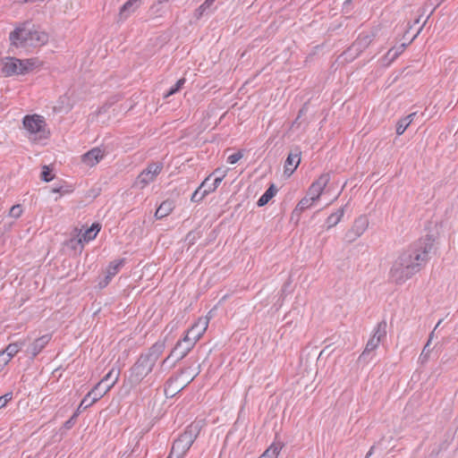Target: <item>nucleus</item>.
Instances as JSON below:
<instances>
[{"mask_svg":"<svg viewBox=\"0 0 458 458\" xmlns=\"http://www.w3.org/2000/svg\"><path fill=\"white\" fill-rule=\"evenodd\" d=\"M50 339V335H45L37 338L29 347V353L31 354L33 358L36 357L49 343Z\"/></svg>","mask_w":458,"mask_h":458,"instance_id":"nucleus-17","label":"nucleus"},{"mask_svg":"<svg viewBox=\"0 0 458 458\" xmlns=\"http://www.w3.org/2000/svg\"><path fill=\"white\" fill-rule=\"evenodd\" d=\"M120 373L121 371L119 368L113 367L98 383L102 384V386L106 388V391H109L117 383Z\"/></svg>","mask_w":458,"mask_h":458,"instance_id":"nucleus-16","label":"nucleus"},{"mask_svg":"<svg viewBox=\"0 0 458 458\" xmlns=\"http://www.w3.org/2000/svg\"><path fill=\"white\" fill-rule=\"evenodd\" d=\"M276 193V189L275 185H271L264 194L259 199L257 204L259 207H262L266 205Z\"/></svg>","mask_w":458,"mask_h":458,"instance_id":"nucleus-27","label":"nucleus"},{"mask_svg":"<svg viewBox=\"0 0 458 458\" xmlns=\"http://www.w3.org/2000/svg\"><path fill=\"white\" fill-rule=\"evenodd\" d=\"M379 344L380 343L378 341H377L375 337L371 336L366 344L365 350L360 356V359L365 358V356L367 354H369L370 352L376 350L377 348V346L379 345Z\"/></svg>","mask_w":458,"mask_h":458,"instance_id":"nucleus-30","label":"nucleus"},{"mask_svg":"<svg viewBox=\"0 0 458 458\" xmlns=\"http://www.w3.org/2000/svg\"><path fill=\"white\" fill-rule=\"evenodd\" d=\"M209 323L208 317L199 318L187 331L185 336L189 337L194 343H197L206 332Z\"/></svg>","mask_w":458,"mask_h":458,"instance_id":"nucleus-10","label":"nucleus"},{"mask_svg":"<svg viewBox=\"0 0 458 458\" xmlns=\"http://www.w3.org/2000/svg\"><path fill=\"white\" fill-rule=\"evenodd\" d=\"M163 169L162 163H152L148 165L137 177L136 185L143 189L148 183L155 181L156 177Z\"/></svg>","mask_w":458,"mask_h":458,"instance_id":"nucleus-9","label":"nucleus"},{"mask_svg":"<svg viewBox=\"0 0 458 458\" xmlns=\"http://www.w3.org/2000/svg\"><path fill=\"white\" fill-rule=\"evenodd\" d=\"M355 229H366L369 226V219L366 216H360L354 224Z\"/></svg>","mask_w":458,"mask_h":458,"instance_id":"nucleus-34","label":"nucleus"},{"mask_svg":"<svg viewBox=\"0 0 458 458\" xmlns=\"http://www.w3.org/2000/svg\"><path fill=\"white\" fill-rule=\"evenodd\" d=\"M429 353H430L429 341H428V343L425 344V346L420 353V359H422L423 360H427L428 357L429 356Z\"/></svg>","mask_w":458,"mask_h":458,"instance_id":"nucleus-39","label":"nucleus"},{"mask_svg":"<svg viewBox=\"0 0 458 458\" xmlns=\"http://www.w3.org/2000/svg\"><path fill=\"white\" fill-rule=\"evenodd\" d=\"M221 173H224L225 174V171H221L219 169H216L213 174H217V175H221Z\"/></svg>","mask_w":458,"mask_h":458,"instance_id":"nucleus-52","label":"nucleus"},{"mask_svg":"<svg viewBox=\"0 0 458 458\" xmlns=\"http://www.w3.org/2000/svg\"><path fill=\"white\" fill-rule=\"evenodd\" d=\"M301 154L300 148H295L288 155L284 163V174H287L288 176H290L300 165Z\"/></svg>","mask_w":458,"mask_h":458,"instance_id":"nucleus-13","label":"nucleus"},{"mask_svg":"<svg viewBox=\"0 0 458 458\" xmlns=\"http://www.w3.org/2000/svg\"><path fill=\"white\" fill-rule=\"evenodd\" d=\"M225 177V174L221 173V175H216L212 182V188L209 191H216Z\"/></svg>","mask_w":458,"mask_h":458,"instance_id":"nucleus-38","label":"nucleus"},{"mask_svg":"<svg viewBox=\"0 0 458 458\" xmlns=\"http://www.w3.org/2000/svg\"><path fill=\"white\" fill-rule=\"evenodd\" d=\"M62 187H59V188H53L52 189V192H62Z\"/></svg>","mask_w":458,"mask_h":458,"instance_id":"nucleus-51","label":"nucleus"},{"mask_svg":"<svg viewBox=\"0 0 458 458\" xmlns=\"http://www.w3.org/2000/svg\"><path fill=\"white\" fill-rule=\"evenodd\" d=\"M386 327L387 325L386 321L379 322L374 329L372 337H375L376 340L380 343L386 336Z\"/></svg>","mask_w":458,"mask_h":458,"instance_id":"nucleus-26","label":"nucleus"},{"mask_svg":"<svg viewBox=\"0 0 458 458\" xmlns=\"http://www.w3.org/2000/svg\"><path fill=\"white\" fill-rule=\"evenodd\" d=\"M23 126L32 140L47 138L46 122L43 116L33 114L23 118Z\"/></svg>","mask_w":458,"mask_h":458,"instance_id":"nucleus-5","label":"nucleus"},{"mask_svg":"<svg viewBox=\"0 0 458 458\" xmlns=\"http://www.w3.org/2000/svg\"><path fill=\"white\" fill-rule=\"evenodd\" d=\"M194 377H195V375L191 376V379L188 382L191 381L194 378Z\"/></svg>","mask_w":458,"mask_h":458,"instance_id":"nucleus-56","label":"nucleus"},{"mask_svg":"<svg viewBox=\"0 0 458 458\" xmlns=\"http://www.w3.org/2000/svg\"><path fill=\"white\" fill-rule=\"evenodd\" d=\"M108 391L102 386V384L98 383L94 388L88 393V397H91V403H96L102 398Z\"/></svg>","mask_w":458,"mask_h":458,"instance_id":"nucleus-23","label":"nucleus"},{"mask_svg":"<svg viewBox=\"0 0 458 458\" xmlns=\"http://www.w3.org/2000/svg\"><path fill=\"white\" fill-rule=\"evenodd\" d=\"M212 188V183L208 182V186L206 188H203L202 191L206 193V195L209 194L210 192H213L214 191H209V189Z\"/></svg>","mask_w":458,"mask_h":458,"instance_id":"nucleus-49","label":"nucleus"},{"mask_svg":"<svg viewBox=\"0 0 458 458\" xmlns=\"http://www.w3.org/2000/svg\"><path fill=\"white\" fill-rule=\"evenodd\" d=\"M434 335H435V331L433 330V331L430 333V335H429V339H428L429 343H430V342H431V340L434 338Z\"/></svg>","mask_w":458,"mask_h":458,"instance_id":"nucleus-53","label":"nucleus"},{"mask_svg":"<svg viewBox=\"0 0 458 458\" xmlns=\"http://www.w3.org/2000/svg\"><path fill=\"white\" fill-rule=\"evenodd\" d=\"M374 449H375V446H372V447L369 449V453H368V454H367V455H366V458H369V457L373 454Z\"/></svg>","mask_w":458,"mask_h":458,"instance_id":"nucleus-50","label":"nucleus"},{"mask_svg":"<svg viewBox=\"0 0 458 458\" xmlns=\"http://www.w3.org/2000/svg\"><path fill=\"white\" fill-rule=\"evenodd\" d=\"M23 346V343L16 342L10 344L6 346V348L3 351L6 355L10 356L12 359Z\"/></svg>","mask_w":458,"mask_h":458,"instance_id":"nucleus-29","label":"nucleus"},{"mask_svg":"<svg viewBox=\"0 0 458 458\" xmlns=\"http://www.w3.org/2000/svg\"><path fill=\"white\" fill-rule=\"evenodd\" d=\"M211 175L208 176L199 185V187L192 193L191 195V201L192 202H199L202 200L207 195L202 191L203 188H206L208 186V182L210 180Z\"/></svg>","mask_w":458,"mask_h":458,"instance_id":"nucleus-24","label":"nucleus"},{"mask_svg":"<svg viewBox=\"0 0 458 458\" xmlns=\"http://www.w3.org/2000/svg\"><path fill=\"white\" fill-rule=\"evenodd\" d=\"M38 64V60L34 58L21 60L5 57L2 61V72L6 76L23 75L32 71Z\"/></svg>","mask_w":458,"mask_h":458,"instance_id":"nucleus-4","label":"nucleus"},{"mask_svg":"<svg viewBox=\"0 0 458 458\" xmlns=\"http://www.w3.org/2000/svg\"><path fill=\"white\" fill-rule=\"evenodd\" d=\"M283 447V443L274 442L266 449L259 458H277Z\"/></svg>","mask_w":458,"mask_h":458,"instance_id":"nucleus-20","label":"nucleus"},{"mask_svg":"<svg viewBox=\"0 0 458 458\" xmlns=\"http://www.w3.org/2000/svg\"><path fill=\"white\" fill-rule=\"evenodd\" d=\"M140 0H128L120 9L118 20L123 21L128 19L140 5Z\"/></svg>","mask_w":458,"mask_h":458,"instance_id":"nucleus-15","label":"nucleus"},{"mask_svg":"<svg viewBox=\"0 0 458 458\" xmlns=\"http://www.w3.org/2000/svg\"><path fill=\"white\" fill-rule=\"evenodd\" d=\"M178 380V377L174 378V379H170L168 382H167V386L165 387V394H170V387L172 386V385L174 384V382L177 381ZM174 390L171 391V395H173Z\"/></svg>","mask_w":458,"mask_h":458,"instance_id":"nucleus-44","label":"nucleus"},{"mask_svg":"<svg viewBox=\"0 0 458 458\" xmlns=\"http://www.w3.org/2000/svg\"><path fill=\"white\" fill-rule=\"evenodd\" d=\"M443 322V319H440L437 324L436 325L435 328H434V331L437 330V328L440 326V324Z\"/></svg>","mask_w":458,"mask_h":458,"instance_id":"nucleus-55","label":"nucleus"},{"mask_svg":"<svg viewBox=\"0 0 458 458\" xmlns=\"http://www.w3.org/2000/svg\"><path fill=\"white\" fill-rule=\"evenodd\" d=\"M372 41V36L366 34V35H360L359 38L355 40V42L352 44V48L355 50H361L366 48Z\"/></svg>","mask_w":458,"mask_h":458,"instance_id":"nucleus-22","label":"nucleus"},{"mask_svg":"<svg viewBox=\"0 0 458 458\" xmlns=\"http://www.w3.org/2000/svg\"><path fill=\"white\" fill-rule=\"evenodd\" d=\"M415 116L416 112L411 113L409 115L400 119L396 124V133L398 135H402L409 127V125L412 123Z\"/></svg>","mask_w":458,"mask_h":458,"instance_id":"nucleus-21","label":"nucleus"},{"mask_svg":"<svg viewBox=\"0 0 458 458\" xmlns=\"http://www.w3.org/2000/svg\"><path fill=\"white\" fill-rule=\"evenodd\" d=\"M216 0H206L202 5H203V8H206L208 10V12L209 11H212L214 10L215 8H212L214 3H215Z\"/></svg>","mask_w":458,"mask_h":458,"instance_id":"nucleus-43","label":"nucleus"},{"mask_svg":"<svg viewBox=\"0 0 458 458\" xmlns=\"http://www.w3.org/2000/svg\"><path fill=\"white\" fill-rule=\"evenodd\" d=\"M202 428V421H194L189 425L184 432L174 442L167 458H182L190 449L198 437Z\"/></svg>","mask_w":458,"mask_h":458,"instance_id":"nucleus-3","label":"nucleus"},{"mask_svg":"<svg viewBox=\"0 0 458 458\" xmlns=\"http://www.w3.org/2000/svg\"><path fill=\"white\" fill-rule=\"evenodd\" d=\"M26 3L33 2L34 0H24Z\"/></svg>","mask_w":458,"mask_h":458,"instance_id":"nucleus-57","label":"nucleus"},{"mask_svg":"<svg viewBox=\"0 0 458 458\" xmlns=\"http://www.w3.org/2000/svg\"><path fill=\"white\" fill-rule=\"evenodd\" d=\"M344 216V209L340 208L335 213L330 215L327 219V225L328 228H332L337 225L341 218Z\"/></svg>","mask_w":458,"mask_h":458,"instance_id":"nucleus-28","label":"nucleus"},{"mask_svg":"<svg viewBox=\"0 0 458 458\" xmlns=\"http://www.w3.org/2000/svg\"><path fill=\"white\" fill-rule=\"evenodd\" d=\"M99 231H73L74 234L65 241L67 247L81 252L84 245L94 240Z\"/></svg>","mask_w":458,"mask_h":458,"instance_id":"nucleus-8","label":"nucleus"},{"mask_svg":"<svg viewBox=\"0 0 458 458\" xmlns=\"http://www.w3.org/2000/svg\"><path fill=\"white\" fill-rule=\"evenodd\" d=\"M10 360V356L6 355L3 351L0 352V370H2Z\"/></svg>","mask_w":458,"mask_h":458,"instance_id":"nucleus-37","label":"nucleus"},{"mask_svg":"<svg viewBox=\"0 0 458 458\" xmlns=\"http://www.w3.org/2000/svg\"><path fill=\"white\" fill-rule=\"evenodd\" d=\"M22 214V208L21 205H14L9 210V216L13 218H18Z\"/></svg>","mask_w":458,"mask_h":458,"instance_id":"nucleus-35","label":"nucleus"},{"mask_svg":"<svg viewBox=\"0 0 458 458\" xmlns=\"http://www.w3.org/2000/svg\"><path fill=\"white\" fill-rule=\"evenodd\" d=\"M165 347V342H157L149 348L148 352L143 353L142 355L149 360L152 363L156 364L157 360L163 353Z\"/></svg>","mask_w":458,"mask_h":458,"instance_id":"nucleus-18","label":"nucleus"},{"mask_svg":"<svg viewBox=\"0 0 458 458\" xmlns=\"http://www.w3.org/2000/svg\"><path fill=\"white\" fill-rule=\"evenodd\" d=\"M350 233H351V235H346V237H345L346 241H348V242H352L354 239L360 237V235L359 233V231H350Z\"/></svg>","mask_w":458,"mask_h":458,"instance_id":"nucleus-42","label":"nucleus"},{"mask_svg":"<svg viewBox=\"0 0 458 458\" xmlns=\"http://www.w3.org/2000/svg\"><path fill=\"white\" fill-rule=\"evenodd\" d=\"M174 208V203L173 200L166 199L163 201L160 206L157 208L155 216L157 219L163 218L166 216H168L172 210Z\"/></svg>","mask_w":458,"mask_h":458,"instance_id":"nucleus-19","label":"nucleus"},{"mask_svg":"<svg viewBox=\"0 0 458 458\" xmlns=\"http://www.w3.org/2000/svg\"><path fill=\"white\" fill-rule=\"evenodd\" d=\"M193 233H197V234H199V231H193L190 232L186 236V241H189L191 243H192L193 240L195 239V235H192Z\"/></svg>","mask_w":458,"mask_h":458,"instance_id":"nucleus-47","label":"nucleus"},{"mask_svg":"<svg viewBox=\"0 0 458 458\" xmlns=\"http://www.w3.org/2000/svg\"><path fill=\"white\" fill-rule=\"evenodd\" d=\"M94 403H91V397H88V394L86 396L81 400V406H83V409H87L88 407L91 406Z\"/></svg>","mask_w":458,"mask_h":458,"instance_id":"nucleus-41","label":"nucleus"},{"mask_svg":"<svg viewBox=\"0 0 458 458\" xmlns=\"http://www.w3.org/2000/svg\"><path fill=\"white\" fill-rule=\"evenodd\" d=\"M77 416H78V413H77V412H74V414L72 415V417L69 420H67V421L65 422V424H64V425H65V427H66L67 428H70L72 427V425L73 424V420L77 418Z\"/></svg>","mask_w":458,"mask_h":458,"instance_id":"nucleus-46","label":"nucleus"},{"mask_svg":"<svg viewBox=\"0 0 458 458\" xmlns=\"http://www.w3.org/2000/svg\"><path fill=\"white\" fill-rule=\"evenodd\" d=\"M185 79L182 78L166 92L164 94V98H167L168 97L177 93L184 85Z\"/></svg>","mask_w":458,"mask_h":458,"instance_id":"nucleus-32","label":"nucleus"},{"mask_svg":"<svg viewBox=\"0 0 458 458\" xmlns=\"http://www.w3.org/2000/svg\"><path fill=\"white\" fill-rule=\"evenodd\" d=\"M51 173H52V170L49 168V166L44 165L42 167V172H41V174H40L41 180H43L45 182L52 181L54 176L51 174Z\"/></svg>","mask_w":458,"mask_h":458,"instance_id":"nucleus-33","label":"nucleus"},{"mask_svg":"<svg viewBox=\"0 0 458 458\" xmlns=\"http://www.w3.org/2000/svg\"><path fill=\"white\" fill-rule=\"evenodd\" d=\"M83 410H84V409H83V406H81V404H80V405H79V407H78V409H77V411H76L75 412H77V413L79 414V413H80L81 411H83Z\"/></svg>","mask_w":458,"mask_h":458,"instance_id":"nucleus-54","label":"nucleus"},{"mask_svg":"<svg viewBox=\"0 0 458 458\" xmlns=\"http://www.w3.org/2000/svg\"><path fill=\"white\" fill-rule=\"evenodd\" d=\"M330 181L329 174H321L309 188L307 195L317 201Z\"/></svg>","mask_w":458,"mask_h":458,"instance_id":"nucleus-11","label":"nucleus"},{"mask_svg":"<svg viewBox=\"0 0 458 458\" xmlns=\"http://www.w3.org/2000/svg\"><path fill=\"white\" fill-rule=\"evenodd\" d=\"M124 264H125L124 259H115V260L110 262V264L108 265V267L106 268V275L105 278L98 283L100 288L106 287L110 283L112 278L124 266Z\"/></svg>","mask_w":458,"mask_h":458,"instance_id":"nucleus-12","label":"nucleus"},{"mask_svg":"<svg viewBox=\"0 0 458 458\" xmlns=\"http://www.w3.org/2000/svg\"><path fill=\"white\" fill-rule=\"evenodd\" d=\"M12 397L13 395L11 393L0 396V408L5 406V404L12 399Z\"/></svg>","mask_w":458,"mask_h":458,"instance_id":"nucleus-40","label":"nucleus"},{"mask_svg":"<svg viewBox=\"0 0 458 458\" xmlns=\"http://www.w3.org/2000/svg\"><path fill=\"white\" fill-rule=\"evenodd\" d=\"M434 248V239L429 236L420 239L394 261L389 278L396 284H403L419 273L428 263Z\"/></svg>","mask_w":458,"mask_h":458,"instance_id":"nucleus-1","label":"nucleus"},{"mask_svg":"<svg viewBox=\"0 0 458 458\" xmlns=\"http://www.w3.org/2000/svg\"><path fill=\"white\" fill-rule=\"evenodd\" d=\"M81 229H101V225L98 223H93L90 226L84 228V226Z\"/></svg>","mask_w":458,"mask_h":458,"instance_id":"nucleus-48","label":"nucleus"},{"mask_svg":"<svg viewBox=\"0 0 458 458\" xmlns=\"http://www.w3.org/2000/svg\"><path fill=\"white\" fill-rule=\"evenodd\" d=\"M195 344L196 343H194L189 337L184 336L182 340L177 342L170 354L163 360L162 366L167 364L173 358L174 359V361L172 363V366H174L176 361L182 360L191 352Z\"/></svg>","mask_w":458,"mask_h":458,"instance_id":"nucleus-7","label":"nucleus"},{"mask_svg":"<svg viewBox=\"0 0 458 458\" xmlns=\"http://www.w3.org/2000/svg\"><path fill=\"white\" fill-rule=\"evenodd\" d=\"M405 47L404 44H402L398 47H392L386 54L384 60L387 62V64L392 63L394 59H396L403 52Z\"/></svg>","mask_w":458,"mask_h":458,"instance_id":"nucleus-25","label":"nucleus"},{"mask_svg":"<svg viewBox=\"0 0 458 458\" xmlns=\"http://www.w3.org/2000/svg\"><path fill=\"white\" fill-rule=\"evenodd\" d=\"M104 151L99 148H94L85 153L81 157V162L89 167H92L99 163V161L104 157Z\"/></svg>","mask_w":458,"mask_h":458,"instance_id":"nucleus-14","label":"nucleus"},{"mask_svg":"<svg viewBox=\"0 0 458 458\" xmlns=\"http://www.w3.org/2000/svg\"><path fill=\"white\" fill-rule=\"evenodd\" d=\"M208 13L206 8H203V5L201 4L197 10H196V16L199 18L203 14Z\"/></svg>","mask_w":458,"mask_h":458,"instance_id":"nucleus-45","label":"nucleus"},{"mask_svg":"<svg viewBox=\"0 0 458 458\" xmlns=\"http://www.w3.org/2000/svg\"><path fill=\"white\" fill-rule=\"evenodd\" d=\"M9 39L16 47H38L47 43L48 34L34 24L26 22L12 31Z\"/></svg>","mask_w":458,"mask_h":458,"instance_id":"nucleus-2","label":"nucleus"},{"mask_svg":"<svg viewBox=\"0 0 458 458\" xmlns=\"http://www.w3.org/2000/svg\"><path fill=\"white\" fill-rule=\"evenodd\" d=\"M242 157L241 151L230 155L227 158V162L231 165L237 163Z\"/></svg>","mask_w":458,"mask_h":458,"instance_id":"nucleus-36","label":"nucleus"},{"mask_svg":"<svg viewBox=\"0 0 458 458\" xmlns=\"http://www.w3.org/2000/svg\"><path fill=\"white\" fill-rule=\"evenodd\" d=\"M315 202L316 201L314 199H312L310 197L307 195L306 197L300 200L294 211H303L313 206Z\"/></svg>","mask_w":458,"mask_h":458,"instance_id":"nucleus-31","label":"nucleus"},{"mask_svg":"<svg viewBox=\"0 0 458 458\" xmlns=\"http://www.w3.org/2000/svg\"><path fill=\"white\" fill-rule=\"evenodd\" d=\"M155 364L142 354L130 369L129 381L132 385H138L147 375H148Z\"/></svg>","mask_w":458,"mask_h":458,"instance_id":"nucleus-6","label":"nucleus"}]
</instances>
